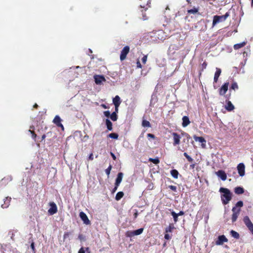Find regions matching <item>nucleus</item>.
I'll use <instances>...</instances> for the list:
<instances>
[{"mask_svg":"<svg viewBox=\"0 0 253 253\" xmlns=\"http://www.w3.org/2000/svg\"><path fill=\"white\" fill-rule=\"evenodd\" d=\"M219 192L221 193V200L222 204L227 205L232 199V193L228 189L223 187L219 189Z\"/></svg>","mask_w":253,"mask_h":253,"instance_id":"nucleus-1","label":"nucleus"},{"mask_svg":"<svg viewBox=\"0 0 253 253\" xmlns=\"http://www.w3.org/2000/svg\"><path fill=\"white\" fill-rule=\"evenodd\" d=\"M243 206V202L242 201H238L232 209V214L231 216L232 222H235L241 211V208Z\"/></svg>","mask_w":253,"mask_h":253,"instance_id":"nucleus-2","label":"nucleus"},{"mask_svg":"<svg viewBox=\"0 0 253 253\" xmlns=\"http://www.w3.org/2000/svg\"><path fill=\"white\" fill-rule=\"evenodd\" d=\"M151 0H139V6L140 8H143L141 10L142 14L143 16L142 19L145 20L147 19V16L145 14H144V11H146L149 7H150Z\"/></svg>","mask_w":253,"mask_h":253,"instance_id":"nucleus-3","label":"nucleus"},{"mask_svg":"<svg viewBox=\"0 0 253 253\" xmlns=\"http://www.w3.org/2000/svg\"><path fill=\"white\" fill-rule=\"evenodd\" d=\"M229 16V12H228L223 15H214L213 17L212 27H213L219 23L224 22Z\"/></svg>","mask_w":253,"mask_h":253,"instance_id":"nucleus-4","label":"nucleus"},{"mask_svg":"<svg viewBox=\"0 0 253 253\" xmlns=\"http://www.w3.org/2000/svg\"><path fill=\"white\" fill-rule=\"evenodd\" d=\"M243 221L245 225L248 228L249 230L253 234V224L248 216L244 217Z\"/></svg>","mask_w":253,"mask_h":253,"instance_id":"nucleus-5","label":"nucleus"},{"mask_svg":"<svg viewBox=\"0 0 253 253\" xmlns=\"http://www.w3.org/2000/svg\"><path fill=\"white\" fill-rule=\"evenodd\" d=\"M129 47L127 45L125 46L122 50L121 51L120 54V60L121 61L124 60L126 57L127 54L128 53L129 51Z\"/></svg>","mask_w":253,"mask_h":253,"instance_id":"nucleus-6","label":"nucleus"},{"mask_svg":"<svg viewBox=\"0 0 253 253\" xmlns=\"http://www.w3.org/2000/svg\"><path fill=\"white\" fill-rule=\"evenodd\" d=\"M49 206L50 208L48 210V212L50 215H53L57 212V207L54 202H50Z\"/></svg>","mask_w":253,"mask_h":253,"instance_id":"nucleus-7","label":"nucleus"},{"mask_svg":"<svg viewBox=\"0 0 253 253\" xmlns=\"http://www.w3.org/2000/svg\"><path fill=\"white\" fill-rule=\"evenodd\" d=\"M171 135L173 137V145L175 146L179 145L180 144V140L181 138L180 135L176 132H172Z\"/></svg>","mask_w":253,"mask_h":253,"instance_id":"nucleus-8","label":"nucleus"},{"mask_svg":"<svg viewBox=\"0 0 253 253\" xmlns=\"http://www.w3.org/2000/svg\"><path fill=\"white\" fill-rule=\"evenodd\" d=\"M61 121L62 120L60 117L59 116L56 115L53 120V123L58 127H61L62 130H63L64 129V127L63 125L61 124Z\"/></svg>","mask_w":253,"mask_h":253,"instance_id":"nucleus-9","label":"nucleus"},{"mask_svg":"<svg viewBox=\"0 0 253 253\" xmlns=\"http://www.w3.org/2000/svg\"><path fill=\"white\" fill-rule=\"evenodd\" d=\"M237 170L240 176H243L245 173V166L243 163H240L237 166Z\"/></svg>","mask_w":253,"mask_h":253,"instance_id":"nucleus-10","label":"nucleus"},{"mask_svg":"<svg viewBox=\"0 0 253 253\" xmlns=\"http://www.w3.org/2000/svg\"><path fill=\"white\" fill-rule=\"evenodd\" d=\"M79 216L85 224L89 225L90 224V220H89L87 216L84 212L83 211L80 212Z\"/></svg>","mask_w":253,"mask_h":253,"instance_id":"nucleus-11","label":"nucleus"},{"mask_svg":"<svg viewBox=\"0 0 253 253\" xmlns=\"http://www.w3.org/2000/svg\"><path fill=\"white\" fill-rule=\"evenodd\" d=\"M229 83H224L219 90V93L220 95H224L228 90Z\"/></svg>","mask_w":253,"mask_h":253,"instance_id":"nucleus-12","label":"nucleus"},{"mask_svg":"<svg viewBox=\"0 0 253 253\" xmlns=\"http://www.w3.org/2000/svg\"><path fill=\"white\" fill-rule=\"evenodd\" d=\"M228 239L226 238L224 235H220L218 237L217 240L215 242L216 245H222L224 242H227Z\"/></svg>","mask_w":253,"mask_h":253,"instance_id":"nucleus-13","label":"nucleus"},{"mask_svg":"<svg viewBox=\"0 0 253 253\" xmlns=\"http://www.w3.org/2000/svg\"><path fill=\"white\" fill-rule=\"evenodd\" d=\"M94 78L97 84H100L103 81H106L104 77L102 75H95Z\"/></svg>","mask_w":253,"mask_h":253,"instance_id":"nucleus-14","label":"nucleus"},{"mask_svg":"<svg viewBox=\"0 0 253 253\" xmlns=\"http://www.w3.org/2000/svg\"><path fill=\"white\" fill-rule=\"evenodd\" d=\"M216 174L223 181L225 180L227 178L226 173L222 170H218L216 172Z\"/></svg>","mask_w":253,"mask_h":253,"instance_id":"nucleus-15","label":"nucleus"},{"mask_svg":"<svg viewBox=\"0 0 253 253\" xmlns=\"http://www.w3.org/2000/svg\"><path fill=\"white\" fill-rule=\"evenodd\" d=\"M11 201V198L10 197H6L4 199V203L1 205V207L3 209L7 208L9 207L10 205V203Z\"/></svg>","mask_w":253,"mask_h":253,"instance_id":"nucleus-16","label":"nucleus"},{"mask_svg":"<svg viewBox=\"0 0 253 253\" xmlns=\"http://www.w3.org/2000/svg\"><path fill=\"white\" fill-rule=\"evenodd\" d=\"M194 139L195 140V141H199L201 143H202V146L203 147H205V143L206 142V141L205 140V139L203 137H201V136H194Z\"/></svg>","mask_w":253,"mask_h":253,"instance_id":"nucleus-17","label":"nucleus"},{"mask_svg":"<svg viewBox=\"0 0 253 253\" xmlns=\"http://www.w3.org/2000/svg\"><path fill=\"white\" fill-rule=\"evenodd\" d=\"M182 120V126L183 127H186L190 124V121L189 120L188 117H187V116H185L183 117Z\"/></svg>","mask_w":253,"mask_h":253,"instance_id":"nucleus-18","label":"nucleus"},{"mask_svg":"<svg viewBox=\"0 0 253 253\" xmlns=\"http://www.w3.org/2000/svg\"><path fill=\"white\" fill-rule=\"evenodd\" d=\"M123 177V173L122 172L118 173L117 178L115 181V185H116L117 186H119L120 184L121 183Z\"/></svg>","mask_w":253,"mask_h":253,"instance_id":"nucleus-19","label":"nucleus"},{"mask_svg":"<svg viewBox=\"0 0 253 253\" xmlns=\"http://www.w3.org/2000/svg\"><path fill=\"white\" fill-rule=\"evenodd\" d=\"M221 73V69L219 68H216V72L214 74V79H213L214 83H217L218 78H219V76L220 75Z\"/></svg>","mask_w":253,"mask_h":253,"instance_id":"nucleus-20","label":"nucleus"},{"mask_svg":"<svg viewBox=\"0 0 253 253\" xmlns=\"http://www.w3.org/2000/svg\"><path fill=\"white\" fill-rule=\"evenodd\" d=\"M121 102V98L119 95H116L113 99V103L115 106H120Z\"/></svg>","mask_w":253,"mask_h":253,"instance_id":"nucleus-21","label":"nucleus"},{"mask_svg":"<svg viewBox=\"0 0 253 253\" xmlns=\"http://www.w3.org/2000/svg\"><path fill=\"white\" fill-rule=\"evenodd\" d=\"M225 108L228 111H231L234 110V106L232 104L231 101H228L227 102L226 105H225Z\"/></svg>","mask_w":253,"mask_h":253,"instance_id":"nucleus-22","label":"nucleus"},{"mask_svg":"<svg viewBox=\"0 0 253 253\" xmlns=\"http://www.w3.org/2000/svg\"><path fill=\"white\" fill-rule=\"evenodd\" d=\"M234 192L238 195L242 194L244 193V189L241 187H237L235 188Z\"/></svg>","mask_w":253,"mask_h":253,"instance_id":"nucleus-23","label":"nucleus"},{"mask_svg":"<svg viewBox=\"0 0 253 253\" xmlns=\"http://www.w3.org/2000/svg\"><path fill=\"white\" fill-rule=\"evenodd\" d=\"M175 228L174 225L172 223H170L168 227L165 229V233L172 232V230Z\"/></svg>","mask_w":253,"mask_h":253,"instance_id":"nucleus-24","label":"nucleus"},{"mask_svg":"<svg viewBox=\"0 0 253 253\" xmlns=\"http://www.w3.org/2000/svg\"><path fill=\"white\" fill-rule=\"evenodd\" d=\"M246 44V42H244L240 43H237L234 44V48L235 50L239 49L243 47H244Z\"/></svg>","mask_w":253,"mask_h":253,"instance_id":"nucleus-25","label":"nucleus"},{"mask_svg":"<svg viewBox=\"0 0 253 253\" xmlns=\"http://www.w3.org/2000/svg\"><path fill=\"white\" fill-rule=\"evenodd\" d=\"M106 125L107 126V128L109 130H112V122L108 119L106 120Z\"/></svg>","mask_w":253,"mask_h":253,"instance_id":"nucleus-26","label":"nucleus"},{"mask_svg":"<svg viewBox=\"0 0 253 253\" xmlns=\"http://www.w3.org/2000/svg\"><path fill=\"white\" fill-rule=\"evenodd\" d=\"M124 195V193L123 192L120 191V192H118L115 197L116 200H117V201L120 200L123 197Z\"/></svg>","mask_w":253,"mask_h":253,"instance_id":"nucleus-27","label":"nucleus"},{"mask_svg":"<svg viewBox=\"0 0 253 253\" xmlns=\"http://www.w3.org/2000/svg\"><path fill=\"white\" fill-rule=\"evenodd\" d=\"M170 174L173 178L177 179L178 178L179 173L176 169H172L170 171Z\"/></svg>","mask_w":253,"mask_h":253,"instance_id":"nucleus-28","label":"nucleus"},{"mask_svg":"<svg viewBox=\"0 0 253 253\" xmlns=\"http://www.w3.org/2000/svg\"><path fill=\"white\" fill-rule=\"evenodd\" d=\"M142 126L143 127H151V124H150V122L145 120H144L142 121Z\"/></svg>","mask_w":253,"mask_h":253,"instance_id":"nucleus-29","label":"nucleus"},{"mask_svg":"<svg viewBox=\"0 0 253 253\" xmlns=\"http://www.w3.org/2000/svg\"><path fill=\"white\" fill-rule=\"evenodd\" d=\"M230 234L231 235V236L236 238V239H238L240 237L239 236V234L238 232H237L236 231H234V230H231L230 231Z\"/></svg>","mask_w":253,"mask_h":253,"instance_id":"nucleus-30","label":"nucleus"},{"mask_svg":"<svg viewBox=\"0 0 253 253\" xmlns=\"http://www.w3.org/2000/svg\"><path fill=\"white\" fill-rule=\"evenodd\" d=\"M171 214L173 216V220L175 223L178 221V214L175 212L174 211H172L171 212Z\"/></svg>","mask_w":253,"mask_h":253,"instance_id":"nucleus-31","label":"nucleus"},{"mask_svg":"<svg viewBox=\"0 0 253 253\" xmlns=\"http://www.w3.org/2000/svg\"><path fill=\"white\" fill-rule=\"evenodd\" d=\"M149 161L152 162L153 164L156 165L160 163V160L158 158H156L155 159L150 158L149 159Z\"/></svg>","mask_w":253,"mask_h":253,"instance_id":"nucleus-32","label":"nucleus"},{"mask_svg":"<svg viewBox=\"0 0 253 253\" xmlns=\"http://www.w3.org/2000/svg\"><path fill=\"white\" fill-rule=\"evenodd\" d=\"M110 118L113 121H116L117 120L118 116L116 114V112H113L111 114H110Z\"/></svg>","mask_w":253,"mask_h":253,"instance_id":"nucleus-33","label":"nucleus"},{"mask_svg":"<svg viewBox=\"0 0 253 253\" xmlns=\"http://www.w3.org/2000/svg\"><path fill=\"white\" fill-rule=\"evenodd\" d=\"M183 155L187 159L188 162L192 163L193 162V159L186 152H184Z\"/></svg>","mask_w":253,"mask_h":253,"instance_id":"nucleus-34","label":"nucleus"},{"mask_svg":"<svg viewBox=\"0 0 253 253\" xmlns=\"http://www.w3.org/2000/svg\"><path fill=\"white\" fill-rule=\"evenodd\" d=\"M143 231V228H139L137 230H134L133 232H134V236L135 235H139L141 234L142 233Z\"/></svg>","mask_w":253,"mask_h":253,"instance_id":"nucleus-35","label":"nucleus"},{"mask_svg":"<svg viewBox=\"0 0 253 253\" xmlns=\"http://www.w3.org/2000/svg\"><path fill=\"white\" fill-rule=\"evenodd\" d=\"M198 11V9L196 8H193V9H191L188 10L187 12L189 14H196Z\"/></svg>","mask_w":253,"mask_h":253,"instance_id":"nucleus-36","label":"nucleus"},{"mask_svg":"<svg viewBox=\"0 0 253 253\" xmlns=\"http://www.w3.org/2000/svg\"><path fill=\"white\" fill-rule=\"evenodd\" d=\"M108 136L111 138L117 139L118 138V134L116 133H111L109 134Z\"/></svg>","mask_w":253,"mask_h":253,"instance_id":"nucleus-37","label":"nucleus"},{"mask_svg":"<svg viewBox=\"0 0 253 253\" xmlns=\"http://www.w3.org/2000/svg\"><path fill=\"white\" fill-rule=\"evenodd\" d=\"M126 235L128 237H132L134 236V232L133 231H127L126 233Z\"/></svg>","mask_w":253,"mask_h":253,"instance_id":"nucleus-38","label":"nucleus"},{"mask_svg":"<svg viewBox=\"0 0 253 253\" xmlns=\"http://www.w3.org/2000/svg\"><path fill=\"white\" fill-rule=\"evenodd\" d=\"M230 88L232 89H233V90L238 89V85L237 83L233 82L232 84H231Z\"/></svg>","mask_w":253,"mask_h":253,"instance_id":"nucleus-39","label":"nucleus"},{"mask_svg":"<svg viewBox=\"0 0 253 253\" xmlns=\"http://www.w3.org/2000/svg\"><path fill=\"white\" fill-rule=\"evenodd\" d=\"M112 166L110 165L107 169H105V172L108 176H109L110 174V171L112 169Z\"/></svg>","mask_w":253,"mask_h":253,"instance_id":"nucleus-40","label":"nucleus"},{"mask_svg":"<svg viewBox=\"0 0 253 253\" xmlns=\"http://www.w3.org/2000/svg\"><path fill=\"white\" fill-rule=\"evenodd\" d=\"M29 131V132H30V133H31L32 138H33L35 140H36V137H37V134L35 133V132H34V131H33V130H31V129H30Z\"/></svg>","mask_w":253,"mask_h":253,"instance_id":"nucleus-41","label":"nucleus"},{"mask_svg":"<svg viewBox=\"0 0 253 253\" xmlns=\"http://www.w3.org/2000/svg\"><path fill=\"white\" fill-rule=\"evenodd\" d=\"M164 238L167 240H169L171 238V236L168 233H165Z\"/></svg>","mask_w":253,"mask_h":253,"instance_id":"nucleus-42","label":"nucleus"},{"mask_svg":"<svg viewBox=\"0 0 253 253\" xmlns=\"http://www.w3.org/2000/svg\"><path fill=\"white\" fill-rule=\"evenodd\" d=\"M170 189L172 190L173 191L176 192L177 190V187L174 185H169L168 187Z\"/></svg>","mask_w":253,"mask_h":253,"instance_id":"nucleus-43","label":"nucleus"},{"mask_svg":"<svg viewBox=\"0 0 253 253\" xmlns=\"http://www.w3.org/2000/svg\"><path fill=\"white\" fill-rule=\"evenodd\" d=\"M30 247L31 249L32 250L34 253H36V249L35 247V243L34 242H32L30 245Z\"/></svg>","mask_w":253,"mask_h":253,"instance_id":"nucleus-44","label":"nucleus"},{"mask_svg":"<svg viewBox=\"0 0 253 253\" xmlns=\"http://www.w3.org/2000/svg\"><path fill=\"white\" fill-rule=\"evenodd\" d=\"M147 59V55H144L142 58V62L143 64H145Z\"/></svg>","mask_w":253,"mask_h":253,"instance_id":"nucleus-45","label":"nucleus"},{"mask_svg":"<svg viewBox=\"0 0 253 253\" xmlns=\"http://www.w3.org/2000/svg\"><path fill=\"white\" fill-rule=\"evenodd\" d=\"M182 134L183 135H184L186 137V138L187 139V141H188L190 139V136L189 134H188V133L184 132V133H182Z\"/></svg>","mask_w":253,"mask_h":253,"instance_id":"nucleus-46","label":"nucleus"},{"mask_svg":"<svg viewBox=\"0 0 253 253\" xmlns=\"http://www.w3.org/2000/svg\"><path fill=\"white\" fill-rule=\"evenodd\" d=\"M104 114L107 117H109L110 116V112L109 111H104Z\"/></svg>","mask_w":253,"mask_h":253,"instance_id":"nucleus-47","label":"nucleus"},{"mask_svg":"<svg viewBox=\"0 0 253 253\" xmlns=\"http://www.w3.org/2000/svg\"><path fill=\"white\" fill-rule=\"evenodd\" d=\"M70 235V232H65L63 236L64 239H65L66 238L69 237V235Z\"/></svg>","mask_w":253,"mask_h":253,"instance_id":"nucleus-48","label":"nucleus"},{"mask_svg":"<svg viewBox=\"0 0 253 253\" xmlns=\"http://www.w3.org/2000/svg\"><path fill=\"white\" fill-rule=\"evenodd\" d=\"M136 65H137V68H142V65H141L140 61L138 60L136 62Z\"/></svg>","mask_w":253,"mask_h":253,"instance_id":"nucleus-49","label":"nucleus"},{"mask_svg":"<svg viewBox=\"0 0 253 253\" xmlns=\"http://www.w3.org/2000/svg\"><path fill=\"white\" fill-rule=\"evenodd\" d=\"M78 253H85L84 248L82 247L79 251Z\"/></svg>","mask_w":253,"mask_h":253,"instance_id":"nucleus-50","label":"nucleus"},{"mask_svg":"<svg viewBox=\"0 0 253 253\" xmlns=\"http://www.w3.org/2000/svg\"><path fill=\"white\" fill-rule=\"evenodd\" d=\"M147 136L148 137H150V138H153V139H154L155 137V135L154 134H151V133H148L147 134Z\"/></svg>","mask_w":253,"mask_h":253,"instance_id":"nucleus-51","label":"nucleus"},{"mask_svg":"<svg viewBox=\"0 0 253 253\" xmlns=\"http://www.w3.org/2000/svg\"><path fill=\"white\" fill-rule=\"evenodd\" d=\"M207 63L206 62H204L202 64V69H205L207 67Z\"/></svg>","mask_w":253,"mask_h":253,"instance_id":"nucleus-52","label":"nucleus"},{"mask_svg":"<svg viewBox=\"0 0 253 253\" xmlns=\"http://www.w3.org/2000/svg\"><path fill=\"white\" fill-rule=\"evenodd\" d=\"M163 34H164V32L163 31H159L155 33V34L157 36H160V35Z\"/></svg>","mask_w":253,"mask_h":253,"instance_id":"nucleus-53","label":"nucleus"},{"mask_svg":"<svg viewBox=\"0 0 253 253\" xmlns=\"http://www.w3.org/2000/svg\"><path fill=\"white\" fill-rule=\"evenodd\" d=\"M110 155L114 161L116 160V159H117L116 157L113 153L110 152Z\"/></svg>","mask_w":253,"mask_h":253,"instance_id":"nucleus-54","label":"nucleus"},{"mask_svg":"<svg viewBox=\"0 0 253 253\" xmlns=\"http://www.w3.org/2000/svg\"><path fill=\"white\" fill-rule=\"evenodd\" d=\"M118 186H117L116 185H115L114 188L113 189V190H112V193H115V192L117 191V189H118Z\"/></svg>","mask_w":253,"mask_h":253,"instance_id":"nucleus-55","label":"nucleus"},{"mask_svg":"<svg viewBox=\"0 0 253 253\" xmlns=\"http://www.w3.org/2000/svg\"><path fill=\"white\" fill-rule=\"evenodd\" d=\"M88 159L89 160H93V154L92 153H91L89 157H88Z\"/></svg>","mask_w":253,"mask_h":253,"instance_id":"nucleus-56","label":"nucleus"},{"mask_svg":"<svg viewBox=\"0 0 253 253\" xmlns=\"http://www.w3.org/2000/svg\"><path fill=\"white\" fill-rule=\"evenodd\" d=\"M195 166H196L195 163L192 164L190 165V168L191 169H194L195 167Z\"/></svg>","mask_w":253,"mask_h":253,"instance_id":"nucleus-57","label":"nucleus"},{"mask_svg":"<svg viewBox=\"0 0 253 253\" xmlns=\"http://www.w3.org/2000/svg\"><path fill=\"white\" fill-rule=\"evenodd\" d=\"M178 214V216H180V215H183L184 214V212L183 211H180L178 213H177Z\"/></svg>","mask_w":253,"mask_h":253,"instance_id":"nucleus-58","label":"nucleus"},{"mask_svg":"<svg viewBox=\"0 0 253 253\" xmlns=\"http://www.w3.org/2000/svg\"><path fill=\"white\" fill-rule=\"evenodd\" d=\"M84 250H85V252H86L88 253H90V251L89 248H88V247L85 248H84Z\"/></svg>","mask_w":253,"mask_h":253,"instance_id":"nucleus-59","label":"nucleus"},{"mask_svg":"<svg viewBox=\"0 0 253 253\" xmlns=\"http://www.w3.org/2000/svg\"><path fill=\"white\" fill-rule=\"evenodd\" d=\"M115 111L114 112H116V113L118 112V108L119 106H115Z\"/></svg>","mask_w":253,"mask_h":253,"instance_id":"nucleus-60","label":"nucleus"},{"mask_svg":"<svg viewBox=\"0 0 253 253\" xmlns=\"http://www.w3.org/2000/svg\"><path fill=\"white\" fill-rule=\"evenodd\" d=\"M45 137H46L45 134H43L42 136V141L44 140L45 138Z\"/></svg>","mask_w":253,"mask_h":253,"instance_id":"nucleus-61","label":"nucleus"},{"mask_svg":"<svg viewBox=\"0 0 253 253\" xmlns=\"http://www.w3.org/2000/svg\"><path fill=\"white\" fill-rule=\"evenodd\" d=\"M137 215H138V213L137 212H136L135 213H134V217L135 218H136L137 217Z\"/></svg>","mask_w":253,"mask_h":253,"instance_id":"nucleus-62","label":"nucleus"},{"mask_svg":"<svg viewBox=\"0 0 253 253\" xmlns=\"http://www.w3.org/2000/svg\"><path fill=\"white\" fill-rule=\"evenodd\" d=\"M33 107H34V108H37L38 107V105L37 104L35 103V104L34 105Z\"/></svg>","mask_w":253,"mask_h":253,"instance_id":"nucleus-63","label":"nucleus"},{"mask_svg":"<svg viewBox=\"0 0 253 253\" xmlns=\"http://www.w3.org/2000/svg\"><path fill=\"white\" fill-rule=\"evenodd\" d=\"M251 1H252V3H251L252 6H253V0H251Z\"/></svg>","mask_w":253,"mask_h":253,"instance_id":"nucleus-64","label":"nucleus"}]
</instances>
